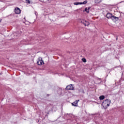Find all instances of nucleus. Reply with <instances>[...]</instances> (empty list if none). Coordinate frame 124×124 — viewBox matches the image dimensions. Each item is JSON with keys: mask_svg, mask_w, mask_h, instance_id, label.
Returning <instances> with one entry per match:
<instances>
[{"mask_svg": "<svg viewBox=\"0 0 124 124\" xmlns=\"http://www.w3.org/2000/svg\"><path fill=\"white\" fill-rule=\"evenodd\" d=\"M111 104V100L109 99H107L104 100L102 103V105L104 109H107Z\"/></svg>", "mask_w": 124, "mask_h": 124, "instance_id": "nucleus-1", "label": "nucleus"}, {"mask_svg": "<svg viewBox=\"0 0 124 124\" xmlns=\"http://www.w3.org/2000/svg\"><path fill=\"white\" fill-rule=\"evenodd\" d=\"M80 23L84 25L85 27L86 26L89 27V26H90V22L84 19H82V20H81Z\"/></svg>", "mask_w": 124, "mask_h": 124, "instance_id": "nucleus-2", "label": "nucleus"}, {"mask_svg": "<svg viewBox=\"0 0 124 124\" xmlns=\"http://www.w3.org/2000/svg\"><path fill=\"white\" fill-rule=\"evenodd\" d=\"M37 64L38 65H43V64H44V62L42 60V58H39L38 61L37 62Z\"/></svg>", "mask_w": 124, "mask_h": 124, "instance_id": "nucleus-3", "label": "nucleus"}, {"mask_svg": "<svg viewBox=\"0 0 124 124\" xmlns=\"http://www.w3.org/2000/svg\"><path fill=\"white\" fill-rule=\"evenodd\" d=\"M66 90H69L70 91H73L74 90V87L72 85V84H70L68 85L66 87Z\"/></svg>", "mask_w": 124, "mask_h": 124, "instance_id": "nucleus-4", "label": "nucleus"}, {"mask_svg": "<svg viewBox=\"0 0 124 124\" xmlns=\"http://www.w3.org/2000/svg\"><path fill=\"white\" fill-rule=\"evenodd\" d=\"M86 3H88V1L87 0H85L83 2H75L74 4L75 5H79V4H86Z\"/></svg>", "mask_w": 124, "mask_h": 124, "instance_id": "nucleus-5", "label": "nucleus"}, {"mask_svg": "<svg viewBox=\"0 0 124 124\" xmlns=\"http://www.w3.org/2000/svg\"><path fill=\"white\" fill-rule=\"evenodd\" d=\"M15 12L16 14H20L21 13V10L20 8L17 7L15 9Z\"/></svg>", "mask_w": 124, "mask_h": 124, "instance_id": "nucleus-6", "label": "nucleus"}, {"mask_svg": "<svg viewBox=\"0 0 124 124\" xmlns=\"http://www.w3.org/2000/svg\"><path fill=\"white\" fill-rule=\"evenodd\" d=\"M112 16L113 15L110 13H108L106 15V17L108 19H111Z\"/></svg>", "mask_w": 124, "mask_h": 124, "instance_id": "nucleus-7", "label": "nucleus"}, {"mask_svg": "<svg viewBox=\"0 0 124 124\" xmlns=\"http://www.w3.org/2000/svg\"><path fill=\"white\" fill-rule=\"evenodd\" d=\"M111 19L114 22H116V21H118L119 20V17L112 16V17H111Z\"/></svg>", "mask_w": 124, "mask_h": 124, "instance_id": "nucleus-8", "label": "nucleus"}, {"mask_svg": "<svg viewBox=\"0 0 124 124\" xmlns=\"http://www.w3.org/2000/svg\"><path fill=\"white\" fill-rule=\"evenodd\" d=\"M78 104V101H75V102H74L73 103H72V105H73V106H77Z\"/></svg>", "mask_w": 124, "mask_h": 124, "instance_id": "nucleus-9", "label": "nucleus"}, {"mask_svg": "<svg viewBox=\"0 0 124 124\" xmlns=\"http://www.w3.org/2000/svg\"><path fill=\"white\" fill-rule=\"evenodd\" d=\"M104 98H105V96H104V95H101L99 97L100 100H103V99H104Z\"/></svg>", "mask_w": 124, "mask_h": 124, "instance_id": "nucleus-10", "label": "nucleus"}, {"mask_svg": "<svg viewBox=\"0 0 124 124\" xmlns=\"http://www.w3.org/2000/svg\"><path fill=\"white\" fill-rule=\"evenodd\" d=\"M101 2V0H96L95 3H100Z\"/></svg>", "mask_w": 124, "mask_h": 124, "instance_id": "nucleus-11", "label": "nucleus"}, {"mask_svg": "<svg viewBox=\"0 0 124 124\" xmlns=\"http://www.w3.org/2000/svg\"><path fill=\"white\" fill-rule=\"evenodd\" d=\"M82 62H87V60H86V59H85V58H82Z\"/></svg>", "mask_w": 124, "mask_h": 124, "instance_id": "nucleus-12", "label": "nucleus"}, {"mask_svg": "<svg viewBox=\"0 0 124 124\" xmlns=\"http://www.w3.org/2000/svg\"><path fill=\"white\" fill-rule=\"evenodd\" d=\"M84 10L87 12V13H90V11H88V8H86Z\"/></svg>", "mask_w": 124, "mask_h": 124, "instance_id": "nucleus-13", "label": "nucleus"}, {"mask_svg": "<svg viewBox=\"0 0 124 124\" xmlns=\"http://www.w3.org/2000/svg\"><path fill=\"white\" fill-rule=\"evenodd\" d=\"M90 9H91V7H89L87 8V10H88V11H90Z\"/></svg>", "mask_w": 124, "mask_h": 124, "instance_id": "nucleus-14", "label": "nucleus"}, {"mask_svg": "<svg viewBox=\"0 0 124 124\" xmlns=\"http://www.w3.org/2000/svg\"><path fill=\"white\" fill-rule=\"evenodd\" d=\"M28 3H31V1L30 0H27Z\"/></svg>", "mask_w": 124, "mask_h": 124, "instance_id": "nucleus-15", "label": "nucleus"}, {"mask_svg": "<svg viewBox=\"0 0 124 124\" xmlns=\"http://www.w3.org/2000/svg\"><path fill=\"white\" fill-rule=\"evenodd\" d=\"M76 101H78V102L80 101V100H76Z\"/></svg>", "mask_w": 124, "mask_h": 124, "instance_id": "nucleus-16", "label": "nucleus"}, {"mask_svg": "<svg viewBox=\"0 0 124 124\" xmlns=\"http://www.w3.org/2000/svg\"><path fill=\"white\" fill-rule=\"evenodd\" d=\"M47 96H49V94H47Z\"/></svg>", "mask_w": 124, "mask_h": 124, "instance_id": "nucleus-17", "label": "nucleus"}, {"mask_svg": "<svg viewBox=\"0 0 124 124\" xmlns=\"http://www.w3.org/2000/svg\"><path fill=\"white\" fill-rule=\"evenodd\" d=\"M0 23H1V19L0 20Z\"/></svg>", "mask_w": 124, "mask_h": 124, "instance_id": "nucleus-18", "label": "nucleus"}]
</instances>
